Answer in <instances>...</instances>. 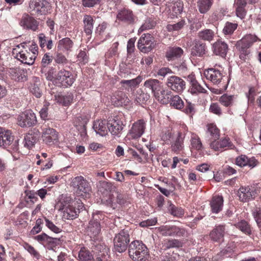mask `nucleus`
I'll return each instance as SVG.
<instances>
[{
    "label": "nucleus",
    "mask_w": 261,
    "mask_h": 261,
    "mask_svg": "<svg viewBox=\"0 0 261 261\" xmlns=\"http://www.w3.org/2000/svg\"><path fill=\"white\" fill-rule=\"evenodd\" d=\"M166 86L171 90L180 93L186 88V83L181 78L172 75L168 77Z\"/></svg>",
    "instance_id": "f8f14e48"
},
{
    "label": "nucleus",
    "mask_w": 261,
    "mask_h": 261,
    "mask_svg": "<svg viewBox=\"0 0 261 261\" xmlns=\"http://www.w3.org/2000/svg\"><path fill=\"white\" fill-rule=\"evenodd\" d=\"M107 122L106 120H97L93 123V128L96 134L101 136H104L107 134Z\"/></svg>",
    "instance_id": "2f4dec72"
},
{
    "label": "nucleus",
    "mask_w": 261,
    "mask_h": 261,
    "mask_svg": "<svg viewBox=\"0 0 261 261\" xmlns=\"http://www.w3.org/2000/svg\"><path fill=\"white\" fill-rule=\"evenodd\" d=\"M191 145L192 147L197 150H201L203 145L200 138L196 134H192L191 138Z\"/></svg>",
    "instance_id": "c03bdc74"
},
{
    "label": "nucleus",
    "mask_w": 261,
    "mask_h": 261,
    "mask_svg": "<svg viewBox=\"0 0 261 261\" xmlns=\"http://www.w3.org/2000/svg\"><path fill=\"white\" fill-rule=\"evenodd\" d=\"M190 90L191 93L193 94L200 93H205L206 92V90L203 88L198 82L191 86Z\"/></svg>",
    "instance_id": "864d4df0"
},
{
    "label": "nucleus",
    "mask_w": 261,
    "mask_h": 261,
    "mask_svg": "<svg viewBox=\"0 0 261 261\" xmlns=\"http://www.w3.org/2000/svg\"><path fill=\"white\" fill-rule=\"evenodd\" d=\"M211 211L213 213L217 214L222 209L223 198L221 196H214L210 202Z\"/></svg>",
    "instance_id": "c85d7f7f"
},
{
    "label": "nucleus",
    "mask_w": 261,
    "mask_h": 261,
    "mask_svg": "<svg viewBox=\"0 0 261 261\" xmlns=\"http://www.w3.org/2000/svg\"><path fill=\"white\" fill-rule=\"evenodd\" d=\"M158 96H156L155 98L163 104H166L170 101L171 98H172V92L168 90H164L162 88V90L160 91Z\"/></svg>",
    "instance_id": "4c0bfd02"
},
{
    "label": "nucleus",
    "mask_w": 261,
    "mask_h": 261,
    "mask_svg": "<svg viewBox=\"0 0 261 261\" xmlns=\"http://www.w3.org/2000/svg\"><path fill=\"white\" fill-rule=\"evenodd\" d=\"M24 248L36 258L39 259L40 257V255L39 252L37 251L33 246L29 244L25 243L24 245Z\"/></svg>",
    "instance_id": "052dcab7"
},
{
    "label": "nucleus",
    "mask_w": 261,
    "mask_h": 261,
    "mask_svg": "<svg viewBox=\"0 0 261 261\" xmlns=\"http://www.w3.org/2000/svg\"><path fill=\"white\" fill-rule=\"evenodd\" d=\"M36 123V115L32 110H27L17 117V124L22 127H31Z\"/></svg>",
    "instance_id": "423d86ee"
},
{
    "label": "nucleus",
    "mask_w": 261,
    "mask_h": 261,
    "mask_svg": "<svg viewBox=\"0 0 261 261\" xmlns=\"http://www.w3.org/2000/svg\"><path fill=\"white\" fill-rule=\"evenodd\" d=\"M55 68L50 67L47 71H46V69H45V72H43V73H44L45 78L47 80L55 82L56 78V74H55Z\"/></svg>",
    "instance_id": "5fc2aeb1"
},
{
    "label": "nucleus",
    "mask_w": 261,
    "mask_h": 261,
    "mask_svg": "<svg viewBox=\"0 0 261 261\" xmlns=\"http://www.w3.org/2000/svg\"><path fill=\"white\" fill-rule=\"evenodd\" d=\"M225 226L220 225L216 226L210 232V237L213 242L220 243L223 241L225 234Z\"/></svg>",
    "instance_id": "b1692460"
},
{
    "label": "nucleus",
    "mask_w": 261,
    "mask_h": 261,
    "mask_svg": "<svg viewBox=\"0 0 261 261\" xmlns=\"http://www.w3.org/2000/svg\"><path fill=\"white\" fill-rule=\"evenodd\" d=\"M74 81L73 75L69 71L61 69L56 74L55 83L59 86L68 87L71 86Z\"/></svg>",
    "instance_id": "0eeeda50"
},
{
    "label": "nucleus",
    "mask_w": 261,
    "mask_h": 261,
    "mask_svg": "<svg viewBox=\"0 0 261 261\" xmlns=\"http://www.w3.org/2000/svg\"><path fill=\"white\" fill-rule=\"evenodd\" d=\"M184 112L187 114L193 115L195 113V105L191 102L187 101V105L185 108Z\"/></svg>",
    "instance_id": "774afa93"
},
{
    "label": "nucleus",
    "mask_w": 261,
    "mask_h": 261,
    "mask_svg": "<svg viewBox=\"0 0 261 261\" xmlns=\"http://www.w3.org/2000/svg\"><path fill=\"white\" fill-rule=\"evenodd\" d=\"M184 53L182 49L179 47H170L166 52V57L168 61L180 58Z\"/></svg>",
    "instance_id": "473e14b6"
},
{
    "label": "nucleus",
    "mask_w": 261,
    "mask_h": 261,
    "mask_svg": "<svg viewBox=\"0 0 261 261\" xmlns=\"http://www.w3.org/2000/svg\"><path fill=\"white\" fill-rule=\"evenodd\" d=\"M167 248H178L181 246V243L176 239H169L165 243Z\"/></svg>",
    "instance_id": "4d7b16f0"
},
{
    "label": "nucleus",
    "mask_w": 261,
    "mask_h": 261,
    "mask_svg": "<svg viewBox=\"0 0 261 261\" xmlns=\"http://www.w3.org/2000/svg\"><path fill=\"white\" fill-rule=\"evenodd\" d=\"M56 99L57 102L66 106L70 105L72 102L73 95L71 93H67L65 95H59L56 96Z\"/></svg>",
    "instance_id": "a19ab883"
},
{
    "label": "nucleus",
    "mask_w": 261,
    "mask_h": 261,
    "mask_svg": "<svg viewBox=\"0 0 261 261\" xmlns=\"http://www.w3.org/2000/svg\"><path fill=\"white\" fill-rule=\"evenodd\" d=\"M129 257L134 260L145 261L149 255L148 249L142 242L133 241L128 246Z\"/></svg>",
    "instance_id": "f257e3e1"
},
{
    "label": "nucleus",
    "mask_w": 261,
    "mask_h": 261,
    "mask_svg": "<svg viewBox=\"0 0 261 261\" xmlns=\"http://www.w3.org/2000/svg\"><path fill=\"white\" fill-rule=\"evenodd\" d=\"M97 253V261H106L109 258V249L103 244H99L95 246Z\"/></svg>",
    "instance_id": "bb28decb"
},
{
    "label": "nucleus",
    "mask_w": 261,
    "mask_h": 261,
    "mask_svg": "<svg viewBox=\"0 0 261 261\" xmlns=\"http://www.w3.org/2000/svg\"><path fill=\"white\" fill-rule=\"evenodd\" d=\"M20 25L24 28L31 30L33 31H36L38 28V22L37 21L27 13L23 14L20 21Z\"/></svg>",
    "instance_id": "f3484780"
},
{
    "label": "nucleus",
    "mask_w": 261,
    "mask_h": 261,
    "mask_svg": "<svg viewBox=\"0 0 261 261\" xmlns=\"http://www.w3.org/2000/svg\"><path fill=\"white\" fill-rule=\"evenodd\" d=\"M253 215L258 226L261 227V207H256Z\"/></svg>",
    "instance_id": "69168bd1"
},
{
    "label": "nucleus",
    "mask_w": 261,
    "mask_h": 261,
    "mask_svg": "<svg viewBox=\"0 0 261 261\" xmlns=\"http://www.w3.org/2000/svg\"><path fill=\"white\" fill-rule=\"evenodd\" d=\"M53 57L49 54H45L41 60V72L42 73L45 72L47 66L49 65L53 61Z\"/></svg>",
    "instance_id": "8fccbe9b"
},
{
    "label": "nucleus",
    "mask_w": 261,
    "mask_h": 261,
    "mask_svg": "<svg viewBox=\"0 0 261 261\" xmlns=\"http://www.w3.org/2000/svg\"><path fill=\"white\" fill-rule=\"evenodd\" d=\"M237 228L239 229L244 233L249 235L251 233V230L250 225L245 220H242L235 224Z\"/></svg>",
    "instance_id": "49530a36"
},
{
    "label": "nucleus",
    "mask_w": 261,
    "mask_h": 261,
    "mask_svg": "<svg viewBox=\"0 0 261 261\" xmlns=\"http://www.w3.org/2000/svg\"><path fill=\"white\" fill-rule=\"evenodd\" d=\"M204 74L207 80L217 85L221 83L225 76L221 71L214 68L208 69Z\"/></svg>",
    "instance_id": "4468645a"
},
{
    "label": "nucleus",
    "mask_w": 261,
    "mask_h": 261,
    "mask_svg": "<svg viewBox=\"0 0 261 261\" xmlns=\"http://www.w3.org/2000/svg\"><path fill=\"white\" fill-rule=\"evenodd\" d=\"M213 51L216 55L225 57L228 50L227 44L223 41H218L213 44Z\"/></svg>",
    "instance_id": "a878e982"
},
{
    "label": "nucleus",
    "mask_w": 261,
    "mask_h": 261,
    "mask_svg": "<svg viewBox=\"0 0 261 261\" xmlns=\"http://www.w3.org/2000/svg\"><path fill=\"white\" fill-rule=\"evenodd\" d=\"M238 27L237 23L226 22L223 29V33L225 35H230L236 30Z\"/></svg>",
    "instance_id": "09e8293b"
},
{
    "label": "nucleus",
    "mask_w": 261,
    "mask_h": 261,
    "mask_svg": "<svg viewBox=\"0 0 261 261\" xmlns=\"http://www.w3.org/2000/svg\"><path fill=\"white\" fill-rule=\"evenodd\" d=\"M157 231L163 236H176L178 237H185L187 231L183 228H180L173 225H165L156 228Z\"/></svg>",
    "instance_id": "20e7f679"
},
{
    "label": "nucleus",
    "mask_w": 261,
    "mask_h": 261,
    "mask_svg": "<svg viewBox=\"0 0 261 261\" xmlns=\"http://www.w3.org/2000/svg\"><path fill=\"white\" fill-rule=\"evenodd\" d=\"M93 17L90 15H85L83 18L84 29L85 33L90 35L92 34L94 26Z\"/></svg>",
    "instance_id": "72a5a7b5"
},
{
    "label": "nucleus",
    "mask_w": 261,
    "mask_h": 261,
    "mask_svg": "<svg viewBox=\"0 0 261 261\" xmlns=\"http://www.w3.org/2000/svg\"><path fill=\"white\" fill-rule=\"evenodd\" d=\"M145 88L150 90L155 97L158 96L162 88V83L157 79H149L144 83Z\"/></svg>",
    "instance_id": "412c9836"
},
{
    "label": "nucleus",
    "mask_w": 261,
    "mask_h": 261,
    "mask_svg": "<svg viewBox=\"0 0 261 261\" xmlns=\"http://www.w3.org/2000/svg\"><path fill=\"white\" fill-rule=\"evenodd\" d=\"M13 141V137L11 132L0 127V146L4 148L9 147Z\"/></svg>",
    "instance_id": "4be33fe9"
},
{
    "label": "nucleus",
    "mask_w": 261,
    "mask_h": 261,
    "mask_svg": "<svg viewBox=\"0 0 261 261\" xmlns=\"http://www.w3.org/2000/svg\"><path fill=\"white\" fill-rule=\"evenodd\" d=\"M44 219L45 221V225L50 230L56 233H58L61 232V229L56 226L51 221L49 220L46 218H44Z\"/></svg>",
    "instance_id": "e2e57ef3"
},
{
    "label": "nucleus",
    "mask_w": 261,
    "mask_h": 261,
    "mask_svg": "<svg viewBox=\"0 0 261 261\" xmlns=\"http://www.w3.org/2000/svg\"><path fill=\"white\" fill-rule=\"evenodd\" d=\"M73 46V42L69 38H65L60 40L58 47L61 49L70 50Z\"/></svg>",
    "instance_id": "a18cd8bd"
},
{
    "label": "nucleus",
    "mask_w": 261,
    "mask_h": 261,
    "mask_svg": "<svg viewBox=\"0 0 261 261\" xmlns=\"http://www.w3.org/2000/svg\"><path fill=\"white\" fill-rule=\"evenodd\" d=\"M118 42H116L113 44L112 46L110 48L109 51L106 54V56L107 58H111L117 55L118 51Z\"/></svg>",
    "instance_id": "680f3d73"
},
{
    "label": "nucleus",
    "mask_w": 261,
    "mask_h": 261,
    "mask_svg": "<svg viewBox=\"0 0 261 261\" xmlns=\"http://www.w3.org/2000/svg\"><path fill=\"white\" fill-rule=\"evenodd\" d=\"M154 38L149 34H143L138 42L139 50L144 53L150 51L155 46Z\"/></svg>",
    "instance_id": "1a4fd4ad"
},
{
    "label": "nucleus",
    "mask_w": 261,
    "mask_h": 261,
    "mask_svg": "<svg viewBox=\"0 0 261 261\" xmlns=\"http://www.w3.org/2000/svg\"><path fill=\"white\" fill-rule=\"evenodd\" d=\"M117 18L127 24H132L135 21V16L132 10L123 8L118 11Z\"/></svg>",
    "instance_id": "aec40b11"
},
{
    "label": "nucleus",
    "mask_w": 261,
    "mask_h": 261,
    "mask_svg": "<svg viewBox=\"0 0 261 261\" xmlns=\"http://www.w3.org/2000/svg\"><path fill=\"white\" fill-rule=\"evenodd\" d=\"M37 135L29 133L25 135L24 138V146L29 149L33 147L38 141Z\"/></svg>",
    "instance_id": "58836bf2"
},
{
    "label": "nucleus",
    "mask_w": 261,
    "mask_h": 261,
    "mask_svg": "<svg viewBox=\"0 0 261 261\" xmlns=\"http://www.w3.org/2000/svg\"><path fill=\"white\" fill-rule=\"evenodd\" d=\"M214 36V32L210 29H205L199 32L198 33V37L199 38L208 42L213 40Z\"/></svg>",
    "instance_id": "79ce46f5"
},
{
    "label": "nucleus",
    "mask_w": 261,
    "mask_h": 261,
    "mask_svg": "<svg viewBox=\"0 0 261 261\" xmlns=\"http://www.w3.org/2000/svg\"><path fill=\"white\" fill-rule=\"evenodd\" d=\"M247 2L246 0H234L233 7L237 16L241 19H243L246 16Z\"/></svg>",
    "instance_id": "5701e85b"
},
{
    "label": "nucleus",
    "mask_w": 261,
    "mask_h": 261,
    "mask_svg": "<svg viewBox=\"0 0 261 261\" xmlns=\"http://www.w3.org/2000/svg\"><path fill=\"white\" fill-rule=\"evenodd\" d=\"M141 82V77L138 76L136 79L130 80H122L121 83L122 84H126L130 87H135L139 84Z\"/></svg>",
    "instance_id": "13d9d810"
},
{
    "label": "nucleus",
    "mask_w": 261,
    "mask_h": 261,
    "mask_svg": "<svg viewBox=\"0 0 261 261\" xmlns=\"http://www.w3.org/2000/svg\"><path fill=\"white\" fill-rule=\"evenodd\" d=\"M42 224L43 220L41 219H38L36 221L35 226L33 227L31 231V233L34 235L40 232L42 230L41 225Z\"/></svg>",
    "instance_id": "0e129e2a"
},
{
    "label": "nucleus",
    "mask_w": 261,
    "mask_h": 261,
    "mask_svg": "<svg viewBox=\"0 0 261 261\" xmlns=\"http://www.w3.org/2000/svg\"><path fill=\"white\" fill-rule=\"evenodd\" d=\"M60 210H62L63 219L73 220L78 216V211H76L73 203L65 201L62 203Z\"/></svg>",
    "instance_id": "ddd939ff"
},
{
    "label": "nucleus",
    "mask_w": 261,
    "mask_h": 261,
    "mask_svg": "<svg viewBox=\"0 0 261 261\" xmlns=\"http://www.w3.org/2000/svg\"><path fill=\"white\" fill-rule=\"evenodd\" d=\"M48 3L44 0H31L29 10L32 14L45 15L48 11Z\"/></svg>",
    "instance_id": "6e6552de"
},
{
    "label": "nucleus",
    "mask_w": 261,
    "mask_h": 261,
    "mask_svg": "<svg viewBox=\"0 0 261 261\" xmlns=\"http://www.w3.org/2000/svg\"><path fill=\"white\" fill-rule=\"evenodd\" d=\"M11 77L16 81H24L26 79V72L20 68H12L9 70Z\"/></svg>",
    "instance_id": "c756f323"
},
{
    "label": "nucleus",
    "mask_w": 261,
    "mask_h": 261,
    "mask_svg": "<svg viewBox=\"0 0 261 261\" xmlns=\"http://www.w3.org/2000/svg\"><path fill=\"white\" fill-rule=\"evenodd\" d=\"M27 43L24 42L17 45L13 48L12 55L14 58L21 63L28 65H32L35 60V57L27 49Z\"/></svg>",
    "instance_id": "f03ea898"
},
{
    "label": "nucleus",
    "mask_w": 261,
    "mask_h": 261,
    "mask_svg": "<svg viewBox=\"0 0 261 261\" xmlns=\"http://www.w3.org/2000/svg\"><path fill=\"white\" fill-rule=\"evenodd\" d=\"M170 105L176 109L184 108V103L181 98L177 95L173 96L170 101Z\"/></svg>",
    "instance_id": "3c124183"
},
{
    "label": "nucleus",
    "mask_w": 261,
    "mask_h": 261,
    "mask_svg": "<svg viewBox=\"0 0 261 261\" xmlns=\"http://www.w3.org/2000/svg\"><path fill=\"white\" fill-rule=\"evenodd\" d=\"M146 128V122L140 119L135 122L129 130V135L133 139L140 138L144 133Z\"/></svg>",
    "instance_id": "2eb2a0df"
},
{
    "label": "nucleus",
    "mask_w": 261,
    "mask_h": 261,
    "mask_svg": "<svg viewBox=\"0 0 261 261\" xmlns=\"http://www.w3.org/2000/svg\"><path fill=\"white\" fill-rule=\"evenodd\" d=\"M117 99H118V105H127L129 102V98L126 96V94L121 92L119 91L117 94Z\"/></svg>",
    "instance_id": "603ef678"
},
{
    "label": "nucleus",
    "mask_w": 261,
    "mask_h": 261,
    "mask_svg": "<svg viewBox=\"0 0 261 261\" xmlns=\"http://www.w3.org/2000/svg\"><path fill=\"white\" fill-rule=\"evenodd\" d=\"M185 24V21L183 20L173 24H168L167 25V29L169 31H178L183 28Z\"/></svg>",
    "instance_id": "bf43d9fd"
},
{
    "label": "nucleus",
    "mask_w": 261,
    "mask_h": 261,
    "mask_svg": "<svg viewBox=\"0 0 261 261\" xmlns=\"http://www.w3.org/2000/svg\"><path fill=\"white\" fill-rule=\"evenodd\" d=\"M129 242V235L128 231L122 230L114 239V249L118 252H122L127 249Z\"/></svg>",
    "instance_id": "39448f33"
},
{
    "label": "nucleus",
    "mask_w": 261,
    "mask_h": 261,
    "mask_svg": "<svg viewBox=\"0 0 261 261\" xmlns=\"http://www.w3.org/2000/svg\"><path fill=\"white\" fill-rule=\"evenodd\" d=\"M236 99V97L233 95L224 94L220 97L219 101L226 107H230L234 105Z\"/></svg>",
    "instance_id": "e433bc0d"
},
{
    "label": "nucleus",
    "mask_w": 261,
    "mask_h": 261,
    "mask_svg": "<svg viewBox=\"0 0 261 261\" xmlns=\"http://www.w3.org/2000/svg\"><path fill=\"white\" fill-rule=\"evenodd\" d=\"M257 195V190L252 186H242L238 191L239 199L242 202H247L254 199Z\"/></svg>",
    "instance_id": "9b49d317"
},
{
    "label": "nucleus",
    "mask_w": 261,
    "mask_h": 261,
    "mask_svg": "<svg viewBox=\"0 0 261 261\" xmlns=\"http://www.w3.org/2000/svg\"><path fill=\"white\" fill-rule=\"evenodd\" d=\"M40 80L39 77H34L32 80V83L29 87L30 92L36 97L39 98L41 96L42 92L40 86Z\"/></svg>",
    "instance_id": "7c9ffc66"
},
{
    "label": "nucleus",
    "mask_w": 261,
    "mask_h": 261,
    "mask_svg": "<svg viewBox=\"0 0 261 261\" xmlns=\"http://www.w3.org/2000/svg\"><path fill=\"white\" fill-rule=\"evenodd\" d=\"M206 135L211 140H218L220 137V130L217 126L213 123L208 124L206 126Z\"/></svg>",
    "instance_id": "c9c22d12"
},
{
    "label": "nucleus",
    "mask_w": 261,
    "mask_h": 261,
    "mask_svg": "<svg viewBox=\"0 0 261 261\" xmlns=\"http://www.w3.org/2000/svg\"><path fill=\"white\" fill-rule=\"evenodd\" d=\"M42 137L43 142L48 145L54 144L58 139V135L56 130L51 128L43 129Z\"/></svg>",
    "instance_id": "6ab92c4d"
},
{
    "label": "nucleus",
    "mask_w": 261,
    "mask_h": 261,
    "mask_svg": "<svg viewBox=\"0 0 261 261\" xmlns=\"http://www.w3.org/2000/svg\"><path fill=\"white\" fill-rule=\"evenodd\" d=\"M107 127L113 135H118L123 129L122 121L115 118H111L107 122Z\"/></svg>",
    "instance_id": "a211bd4d"
},
{
    "label": "nucleus",
    "mask_w": 261,
    "mask_h": 261,
    "mask_svg": "<svg viewBox=\"0 0 261 261\" xmlns=\"http://www.w3.org/2000/svg\"><path fill=\"white\" fill-rule=\"evenodd\" d=\"M126 201V195L117 193L116 197H115L113 195H109L108 199L104 201V203L112 207L113 209H115L118 207L117 204L122 205L124 204Z\"/></svg>",
    "instance_id": "dca6fc26"
},
{
    "label": "nucleus",
    "mask_w": 261,
    "mask_h": 261,
    "mask_svg": "<svg viewBox=\"0 0 261 261\" xmlns=\"http://www.w3.org/2000/svg\"><path fill=\"white\" fill-rule=\"evenodd\" d=\"M185 138V134L181 132H178L175 140L171 144L172 150L176 153L181 151L184 148V139Z\"/></svg>",
    "instance_id": "cd10ccee"
},
{
    "label": "nucleus",
    "mask_w": 261,
    "mask_h": 261,
    "mask_svg": "<svg viewBox=\"0 0 261 261\" xmlns=\"http://www.w3.org/2000/svg\"><path fill=\"white\" fill-rule=\"evenodd\" d=\"M78 260L79 261H94L93 254L85 247L80 248L78 252Z\"/></svg>",
    "instance_id": "f704fd0d"
},
{
    "label": "nucleus",
    "mask_w": 261,
    "mask_h": 261,
    "mask_svg": "<svg viewBox=\"0 0 261 261\" xmlns=\"http://www.w3.org/2000/svg\"><path fill=\"white\" fill-rule=\"evenodd\" d=\"M168 210L172 215L176 217L180 218L184 215V211L181 207H176L172 203L169 205Z\"/></svg>",
    "instance_id": "de8ad7c7"
},
{
    "label": "nucleus",
    "mask_w": 261,
    "mask_h": 261,
    "mask_svg": "<svg viewBox=\"0 0 261 261\" xmlns=\"http://www.w3.org/2000/svg\"><path fill=\"white\" fill-rule=\"evenodd\" d=\"M184 8L182 2L181 0H177L175 2L172 8V11L175 15H179L181 14Z\"/></svg>",
    "instance_id": "6e6d98bb"
},
{
    "label": "nucleus",
    "mask_w": 261,
    "mask_h": 261,
    "mask_svg": "<svg viewBox=\"0 0 261 261\" xmlns=\"http://www.w3.org/2000/svg\"><path fill=\"white\" fill-rule=\"evenodd\" d=\"M257 41H260V40L256 36L247 34L237 42L236 46L240 52V58L241 59L243 60L246 59V57H247L250 53L248 48L254 42Z\"/></svg>",
    "instance_id": "7ed1b4c3"
},
{
    "label": "nucleus",
    "mask_w": 261,
    "mask_h": 261,
    "mask_svg": "<svg viewBox=\"0 0 261 261\" xmlns=\"http://www.w3.org/2000/svg\"><path fill=\"white\" fill-rule=\"evenodd\" d=\"M101 231V226L99 222L96 219L91 220L89 223L87 232L91 238H94L98 236Z\"/></svg>",
    "instance_id": "393cba45"
},
{
    "label": "nucleus",
    "mask_w": 261,
    "mask_h": 261,
    "mask_svg": "<svg viewBox=\"0 0 261 261\" xmlns=\"http://www.w3.org/2000/svg\"><path fill=\"white\" fill-rule=\"evenodd\" d=\"M213 0H198L197 7L201 13H205L211 7Z\"/></svg>",
    "instance_id": "ea45409f"
},
{
    "label": "nucleus",
    "mask_w": 261,
    "mask_h": 261,
    "mask_svg": "<svg viewBox=\"0 0 261 261\" xmlns=\"http://www.w3.org/2000/svg\"><path fill=\"white\" fill-rule=\"evenodd\" d=\"M55 61L56 63L59 64H66L68 63V60L65 56L61 53H57L55 57Z\"/></svg>",
    "instance_id": "338daca9"
},
{
    "label": "nucleus",
    "mask_w": 261,
    "mask_h": 261,
    "mask_svg": "<svg viewBox=\"0 0 261 261\" xmlns=\"http://www.w3.org/2000/svg\"><path fill=\"white\" fill-rule=\"evenodd\" d=\"M205 53V45L202 43H196L192 49L193 56L200 57Z\"/></svg>",
    "instance_id": "37998d69"
},
{
    "label": "nucleus",
    "mask_w": 261,
    "mask_h": 261,
    "mask_svg": "<svg viewBox=\"0 0 261 261\" xmlns=\"http://www.w3.org/2000/svg\"><path fill=\"white\" fill-rule=\"evenodd\" d=\"M71 186L76 188L77 193L81 195L89 193L91 190L89 183L81 176L73 178Z\"/></svg>",
    "instance_id": "9d476101"
}]
</instances>
